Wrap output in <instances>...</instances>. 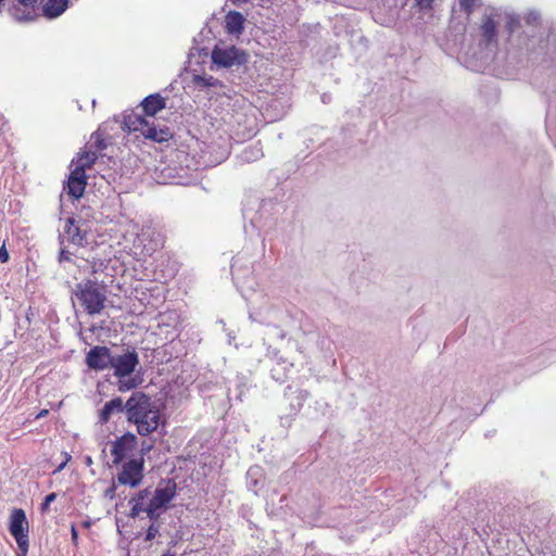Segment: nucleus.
<instances>
[{"label": "nucleus", "instance_id": "f257e3e1", "mask_svg": "<svg viewBox=\"0 0 556 556\" xmlns=\"http://www.w3.org/2000/svg\"><path fill=\"white\" fill-rule=\"evenodd\" d=\"M142 113L132 110L123 114L122 129L128 134L140 132L144 139L156 143H164L173 138V132L167 126H156L154 116L165 109L166 101L160 93H153L141 101Z\"/></svg>", "mask_w": 556, "mask_h": 556}, {"label": "nucleus", "instance_id": "f03ea898", "mask_svg": "<svg viewBox=\"0 0 556 556\" xmlns=\"http://www.w3.org/2000/svg\"><path fill=\"white\" fill-rule=\"evenodd\" d=\"M128 421L137 427L140 435L156 431L161 421L160 407L144 393H134L125 403Z\"/></svg>", "mask_w": 556, "mask_h": 556}, {"label": "nucleus", "instance_id": "7ed1b4c3", "mask_svg": "<svg viewBox=\"0 0 556 556\" xmlns=\"http://www.w3.org/2000/svg\"><path fill=\"white\" fill-rule=\"evenodd\" d=\"M80 305L89 315L99 314L106 301L105 286L97 281L87 280L78 283L75 291Z\"/></svg>", "mask_w": 556, "mask_h": 556}, {"label": "nucleus", "instance_id": "20e7f679", "mask_svg": "<svg viewBox=\"0 0 556 556\" xmlns=\"http://www.w3.org/2000/svg\"><path fill=\"white\" fill-rule=\"evenodd\" d=\"M9 531L15 539L17 556H27L29 547V523L22 508H14L10 515Z\"/></svg>", "mask_w": 556, "mask_h": 556}, {"label": "nucleus", "instance_id": "39448f33", "mask_svg": "<svg viewBox=\"0 0 556 556\" xmlns=\"http://www.w3.org/2000/svg\"><path fill=\"white\" fill-rule=\"evenodd\" d=\"M139 355L135 348H127L122 354L113 355L111 368L114 376L122 379L135 372L139 366Z\"/></svg>", "mask_w": 556, "mask_h": 556}, {"label": "nucleus", "instance_id": "423d86ee", "mask_svg": "<svg viewBox=\"0 0 556 556\" xmlns=\"http://www.w3.org/2000/svg\"><path fill=\"white\" fill-rule=\"evenodd\" d=\"M143 458H131L122 465L116 480L121 485L137 488L143 479Z\"/></svg>", "mask_w": 556, "mask_h": 556}, {"label": "nucleus", "instance_id": "0eeeda50", "mask_svg": "<svg viewBox=\"0 0 556 556\" xmlns=\"http://www.w3.org/2000/svg\"><path fill=\"white\" fill-rule=\"evenodd\" d=\"M137 445L138 439L134 433L127 432L119 437L116 441L113 442L111 447L113 464H121L137 448Z\"/></svg>", "mask_w": 556, "mask_h": 556}, {"label": "nucleus", "instance_id": "6e6552de", "mask_svg": "<svg viewBox=\"0 0 556 556\" xmlns=\"http://www.w3.org/2000/svg\"><path fill=\"white\" fill-rule=\"evenodd\" d=\"M111 351L105 345H96L91 348L85 357L86 365L88 368L100 371L106 368H111L112 365Z\"/></svg>", "mask_w": 556, "mask_h": 556}, {"label": "nucleus", "instance_id": "1a4fd4ad", "mask_svg": "<svg viewBox=\"0 0 556 556\" xmlns=\"http://www.w3.org/2000/svg\"><path fill=\"white\" fill-rule=\"evenodd\" d=\"M87 187V175L79 173V170L72 169L68 175L66 186L64 190H66L67 194L73 200H78L84 195L85 189Z\"/></svg>", "mask_w": 556, "mask_h": 556}, {"label": "nucleus", "instance_id": "9d476101", "mask_svg": "<svg viewBox=\"0 0 556 556\" xmlns=\"http://www.w3.org/2000/svg\"><path fill=\"white\" fill-rule=\"evenodd\" d=\"M177 485L174 480H167L164 486H157L150 503L154 508L165 507L176 496Z\"/></svg>", "mask_w": 556, "mask_h": 556}, {"label": "nucleus", "instance_id": "9b49d317", "mask_svg": "<svg viewBox=\"0 0 556 556\" xmlns=\"http://www.w3.org/2000/svg\"><path fill=\"white\" fill-rule=\"evenodd\" d=\"M480 31L482 37L480 46L488 48L497 45V23L492 16L483 18Z\"/></svg>", "mask_w": 556, "mask_h": 556}, {"label": "nucleus", "instance_id": "f8f14e48", "mask_svg": "<svg viewBox=\"0 0 556 556\" xmlns=\"http://www.w3.org/2000/svg\"><path fill=\"white\" fill-rule=\"evenodd\" d=\"M64 233L67 240L76 245H84L87 241V232L81 230L73 217H68L65 222Z\"/></svg>", "mask_w": 556, "mask_h": 556}, {"label": "nucleus", "instance_id": "ddd939ff", "mask_svg": "<svg viewBox=\"0 0 556 556\" xmlns=\"http://www.w3.org/2000/svg\"><path fill=\"white\" fill-rule=\"evenodd\" d=\"M237 54L238 50L235 47L228 49L215 47L212 51V60L220 66L230 67L235 64Z\"/></svg>", "mask_w": 556, "mask_h": 556}, {"label": "nucleus", "instance_id": "4468645a", "mask_svg": "<svg viewBox=\"0 0 556 556\" xmlns=\"http://www.w3.org/2000/svg\"><path fill=\"white\" fill-rule=\"evenodd\" d=\"M244 16L238 11H230L225 16V28L228 34L239 35L244 29Z\"/></svg>", "mask_w": 556, "mask_h": 556}, {"label": "nucleus", "instance_id": "2eb2a0df", "mask_svg": "<svg viewBox=\"0 0 556 556\" xmlns=\"http://www.w3.org/2000/svg\"><path fill=\"white\" fill-rule=\"evenodd\" d=\"M98 156L99 154L91 150H85L78 153L76 160L73 161V163H75L74 169L86 174V170L91 168V166L96 163Z\"/></svg>", "mask_w": 556, "mask_h": 556}, {"label": "nucleus", "instance_id": "dca6fc26", "mask_svg": "<svg viewBox=\"0 0 556 556\" xmlns=\"http://www.w3.org/2000/svg\"><path fill=\"white\" fill-rule=\"evenodd\" d=\"M125 408L122 399L116 397L106 402L99 414V420L101 424H106L114 413H121Z\"/></svg>", "mask_w": 556, "mask_h": 556}, {"label": "nucleus", "instance_id": "f3484780", "mask_svg": "<svg viewBox=\"0 0 556 556\" xmlns=\"http://www.w3.org/2000/svg\"><path fill=\"white\" fill-rule=\"evenodd\" d=\"M150 495V491L148 489L141 490L137 493L136 496L131 497L129 501L130 511L129 517L136 518L141 513L146 511L144 501Z\"/></svg>", "mask_w": 556, "mask_h": 556}, {"label": "nucleus", "instance_id": "a211bd4d", "mask_svg": "<svg viewBox=\"0 0 556 556\" xmlns=\"http://www.w3.org/2000/svg\"><path fill=\"white\" fill-rule=\"evenodd\" d=\"M68 0H48L43 7L45 15L54 18L60 16L67 8Z\"/></svg>", "mask_w": 556, "mask_h": 556}, {"label": "nucleus", "instance_id": "6ab92c4d", "mask_svg": "<svg viewBox=\"0 0 556 556\" xmlns=\"http://www.w3.org/2000/svg\"><path fill=\"white\" fill-rule=\"evenodd\" d=\"M41 1L42 0H17V3L22 7H24L25 10L22 13V15H20L17 13L20 9L17 7H14L13 15L20 20L31 18L33 14L35 13L36 9L38 8V5Z\"/></svg>", "mask_w": 556, "mask_h": 556}, {"label": "nucleus", "instance_id": "aec40b11", "mask_svg": "<svg viewBox=\"0 0 556 556\" xmlns=\"http://www.w3.org/2000/svg\"><path fill=\"white\" fill-rule=\"evenodd\" d=\"M157 237H160V236L157 235ZM161 247H162V241L160 238L151 239L149 244H143L141 254L143 256L151 255L153 252H155Z\"/></svg>", "mask_w": 556, "mask_h": 556}, {"label": "nucleus", "instance_id": "412c9836", "mask_svg": "<svg viewBox=\"0 0 556 556\" xmlns=\"http://www.w3.org/2000/svg\"><path fill=\"white\" fill-rule=\"evenodd\" d=\"M193 81L197 86L200 87H214L216 86L217 79H215L213 76L197 75L194 76Z\"/></svg>", "mask_w": 556, "mask_h": 556}, {"label": "nucleus", "instance_id": "4be33fe9", "mask_svg": "<svg viewBox=\"0 0 556 556\" xmlns=\"http://www.w3.org/2000/svg\"><path fill=\"white\" fill-rule=\"evenodd\" d=\"M92 146L96 148V152L99 153L106 148V142L103 136L99 132H94L91 137Z\"/></svg>", "mask_w": 556, "mask_h": 556}, {"label": "nucleus", "instance_id": "5701e85b", "mask_svg": "<svg viewBox=\"0 0 556 556\" xmlns=\"http://www.w3.org/2000/svg\"><path fill=\"white\" fill-rule=\"evenodd\" d=\"M520 27V21L515 16H509L506 21L505 28L508 34H513L517 28Z\"/></svg>", "mask_w": 556, "mask_h": 556}, {"label": "nucleus", "instance_id": "b1692460", "mask_svg": "<svg viewBox=\"0 0 556 556\" xmlns=\"http://www.w3.org/2000/svg\"><path fill=\"white\" fill-rule=\"evenodd\" d=\"M434 1L435 0H415V5L420 11H428V10H431L433 8Z\"/></svg>", "mask_w": 556, "mask_h": 556}, {"label": "nucleus", "instance_id": "393cba45", "mask_svg": "<svg viewBox=\"0 0 556 556\" xmlns=\"http://www.w3.org/2000/svg\"><path fill=\"white\" fill-rule=\"evenodd\" d=\"M159 533V527L152 523L146 533V541H152Z\"/></svg>", "mask_w": 556, "mask_h": 556}, {"label": "nucleus", "instance_id": "a878e982", "mask_svg": "<svg viewBox=\"0 0 556 556\" xmlns=\"http://www.w3.org/2000/svg\"><path fill=\"white\" fill-rule=\"evenodd\" d=\"M56 498L55 493H50L45 497L43 503L41 504V511H47L49 509L50 504Z\"/></svg>", "mask_w": 556, "mask_h": 556}, {"label": "nucleus", "instance_id": "bb28decb", "mask_svg": "<svg viewBox=\"0 0 556 556\" xmlns=\"http://www.w3.org/2000/svg\"><path fill=\"white\" fill-rule=\"evenodd\" d=\"M10 260V255H9V252L7 250V245H5V241L2 243V245L0 247V262L2 264H5L8 263Z\"/></svg>", "mask_w": 556, "mask_h": 556}, {"label": "nucleus", "instance_id": "cd10ccee", "mask_svg": "<svg viewBox=\"0 0 556 556\" xmlns=\"http://www.w3.org/2000/svg\"><path fill=\"white\" fill-rule=\"evenodd\" d=\"M159 509H160V508H154V507H153V504L149 502V503H148V505L146 506V511H144V513H147V515H148V517H149L150 519H156V518H157V514H156V511H157Z\"/></svg>", "mask_w": 556, "mask_h": 556}, {"label": "nucleus", "instance_id": "c85d7f7f", "mask_svg": "<svg viewBox=\"0 0 556 556\" xmlns=\"http://www.w3.org/2000/svg\"><path fill=\"white\" fill-rule=\"evenodd\" d=\"M473 2H475V0H460L459 1L462 9H464L468 13L471 12Z\"/></svg>", "mask_w": 556, "mask_h": 556}, {"label": "nucleus", "instance_id": "c756f323", "mask_svg": "<svg viewBox=\"0 0 556 556\" xmlns=\"http://www.w3.org/2000/svg\"><path fill=\"white\" fill-rule=\"evenodd\" d=\"M116 492V485L113 483L109 489L105 491V496L109 498H114Z\"/></svg>", "mask_w": 556, "mask_h": 556}, {"label": "nucleus", "instance_id": "7c9ffc66", "mask_svg": "<svg viewBox=\"0 0 556 556\" xmlns=\"http://www.w3.org/2000/svg\"><path fill=\"white\" fill-rule=\"evenodd\" d=\"M71 535H72L73 543L76 545L77 541H78V533H77L75 526H72Z\"/></svg>", "mask_w": 556, "mask_h": 556}, {"label": "nucleus", "instance_id": "2f4dec72", "mask_svg": "<svg viewBox=\"0 0 556 556\" xmlns=\"http://www.w3.org/2000/svg\"><path fill=\"white\" fill-rule=\"evenodd\" d=\"M137 384H130V383H127V384H121L119 387V391H126V390H129L130 388L132 387H136Z\"/></svg>", "mask_w": 556, "mask_h": 556}, {"label": "nucleus", "instance_id": "473e14b6", "mask_svg": "<svg viewBox=\"0 0 556 556\" xmlns=\"http://www.w3.org/2000/svg\"><path fill=\"white\" fill-rule=\"evenodd\" d=\"M70 459H71V456H70L68 454H66L65 462H63V463L58 467L56 471H61V470L65 467L66 463H67Z\"/></svg>", "mask_w": 556, "mask_h": 556}, {"label": "nucleus", "instance_id": "72a5a7b5", "mask_svg": "<svg viewBox=\"0 0 556 556\" xmlns=\"http://www.w3.org/2000/svg\"><path fill=\"white\" fill-rule=\"evenodd\" d=\"M147 232H142L140 236H138V241L143 242L146 240Z\"/></svg>", "mask_w": 556, "mask_h": 556}, {"label": "nucleus", "instance_id": "f704fd0d", "mask_svg": "<svg viewBox=\"0 0 556 556\" xmlns=\"http://www.w3.org/2000/svg\"><path fill=\"white\" fill-rule=\"evenodd\" d=\"M47 414H48V409H42V410L37 415V417H36V418H41V417L46 416Z\"/></svg>", "mask_w": 556, "mask_h": 556}, {"label": "nucleus", "instance_id": "c9c22d12", "mask_svg": "<svg viewBox=\"0 0 556 556\" xmlns=\"http://www.w3.org/2000/svg\"><path fill=\"white\" fill-rule=\"evenodd\" d=\"M161 556H175V555L172 554L170 552H166V553L162 554Z\"/></svg>", "mask_w": 556, "mask_h": 556}, {"label": "nucleus", "instance_id": "e433bc0d", "mask_svg": "<svg viewBox=\"0 0 556 556\" xmlns=\"http://www.w3.org/2000/svg\"><path fill=\"white\" fill-rule=\"evenodd\" d=\"M3 0H0V5L2 4Z\"/></svg>", "mask_w": 556, "mask_h": 556}]
</instances>
